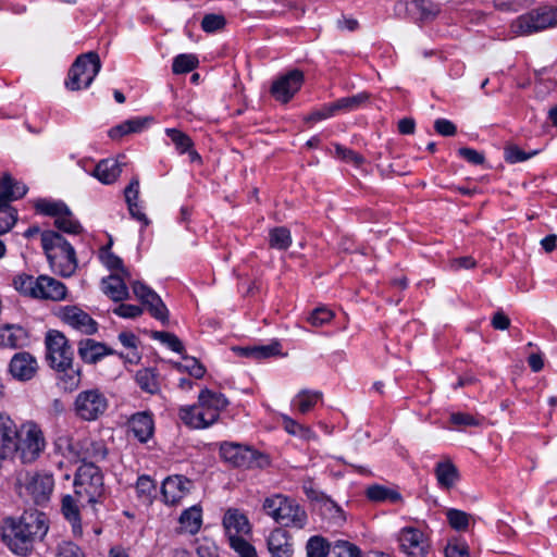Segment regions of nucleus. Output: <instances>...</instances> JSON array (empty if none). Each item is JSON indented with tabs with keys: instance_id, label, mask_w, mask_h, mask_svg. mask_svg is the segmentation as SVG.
Here are the masks:
<instances>
[{
	"instance_id": "obj_28",
	"label": "nucleus",
	"mask_w": 557,
	"mask_h": 557,
	"mask_svg": "<svg viewBox=\"0 0 557 557\" xmlns=\"http://www.w3.org/2000/svg\"><path fill=\"white\" fill-rule=\"evenodd\" d=\"M434 473L440 487L444 490H450L459 480V471L449 460L437 462Z\"/></svg>"
},
{
	"instance_id": "obj_12",
	"label": "nucleus",
	"mask_w": 557,
	"mask_h": 557,
	"mask_svg": "<svg viewBox=\"0 0 557 557\" xmlns=\"http://www.w3.org/2000/svg\"><path fill=\"white\" fill-rule=\"evenodd\" d=\"M399 552L405 557H428L431 543L426 534L416 527H404L397 534Z\"/></svg>"
},
{
	"instance_id": "obj_19",
	"label": "nucleus",
	"mask_w": 557,
	"mask_h": 557,
	"mask_svg": "<svg viewBox=\"0 0 557 557\" xmlns=\"http://www.w3.org/2000/svg\"><path fill=\"white\" fill-rule=\"evenodd\" d=\"M404 5L408 16L414 23H430L441 13V4L432 0H412Z\"/></svg>"
},
{
	"instance_id": "obj_22",
	"label": "nucleus",
	"mask_w": 557,
	"mask_h": 557,
	"mask_svg": "<svg viewBox=\"0 0 557 557\" xmlns=\"http://www.w3.org/2000/svg\"><path fill=\"white\" fill-rule=\"evenodd\" d=\"M26 193V185L14 180L10 173L5 172L0 176V205H10L23 198Z\"/></svg>"
},
{
	"instance_id": "obj_29",
	"label": "nucleus",
	"mask_w": 557,
	"mask_h": 557,
	"mask_svg": "<svg viewBox=\"0 0 557 557\" xmlns=\"http://www.w3.org/2000/svg\"><path fill=\"white\" fill-rule=\"evenodd\" d=\"M121 172V165L116 160L103 159L97 163L92 175L103 184H112L117 180Z\"/></svg>"
},
{
	"instance_id": "obj_6",
	"label": "nucleus",
	"mask_w": 557,
	"mask_h": 557,
	"mask_svg": "<svg viewBox=\"0 0 557 557\" xmlns=\"http://www.w3.org/2000/svg\"><path fill=\"white\" fill-rule=\"evenodd\" d=\"M221 458L234 468L264 469L270 465V458L253 447L233 442H225L220 447Z\"/></svg>"
},
{
	"instance_id": "obj_8",
	"label": "nucleus",
	"mask_w": 557,
	"mask_h": 557,
	"mask_svg": "<svg viewBox=\"0 0 557 557\" xmlns=\"http://www.w3.org/2000/svg\"><path fill=\"white\" fill-rule=\"evenodd\" d=\"M108 408L109 400L99 388L79 392L73 403L75 416L86 422L99 420L104 416Z\"/></svg>"
},
{
	"instance_id": "obj_56",
	"label": "nucleus",
	"mask_w": 557,
	"mask_h": 557,
	"mask_svg": "<svg viewBox=\"0 0 557 557\" xmlns=\"http://www.w3.org/2000/svg\"><path fill=\"white\" fill-rule=\"evenodd\" d=\"M333 312L324 307L315 308L308 317V322L313 326H322L333 319Z\"/></svg>"
},
{
	"instance_id": "obj_58",
	"label": "nucleus",
	"mask_w": 557,
	"mask_h": 557,
	"mask_svg": "<svg viewBox=\"0 0 557 557\" xmlns=\"http://www.w3.org/2000/svg\"><path fill=\"white\" fill-rule=\"evenodd\" d=\"M136 491L139 497L150 499L152 492L156 491V484L148 475H141L136 482Z\"/></svg>"
},
{
	"instance_id": "obj_3",
	"label": "nucleus",
	"mask_w": 557,
	"mask_h": 557,
	"mask_svg": "<svg viewBox=\"0 0 557 557\" xmlns=\"http://www.w3.org/2000/svg\"><path fill=\"white\" fill-rule=\"evenodd\" d=\"M41 246L53 272L63 277L72 276L77 269L74 247L57 231L41 233Z\"/></svg>"
},
{
	"instance_id": "obj_7",
	"label": "nucleus",
	"mask_w": 557,
	"mask_h": 557,
	"mask_svg": "<svg viewBox=\"0 0 557 557\" xmlns=\"http://www.w3.org/2000/svg\"><path fill=\"white\" fill-rule=\"evenodd\" d=\"M100 70L101 61L97 52L89 51L78 55L69 70L66 88L72 91L88 88Z\"/></svg>"
},
{
	"instance_id": "obj_52",
	"label": "nucleus",
	"mask_w": 557,
	"mask_h": 557,
	"mask_svg": "<svg viewBox=\"0 0 557 557\" xmlns=\"http://www.w3.org/2000/svg\"><path fill=\"white\" fill-rule=\"evenodd\" d=\"M334 148L335 157L345 162L352 163L357 166L361 165L364 162V158L360 153L354 151L352 149L346 148L341 144H334Z\"/></svg>"
},
{
	"instance_id": "obj_9",
	"label": "nucleus",
	"mask_w": 557,
	"mask_h": 557,
	"mask_svg": "<svg viewBox=\"0 0 557 557\" xmlns=\"http://www.w3.org/2000/svg\"><path fill=\"white\" fill-rule=\"evenodd\" d=\"M46 358L53 370H63L74 363V351L67 337L60 331L50 330L45 337Z\"/></svg>"
},
{
	"instance_id": "obj_42",
	"label": "nucleus",
	"mask_w": 557,
	"mask_h": 557,
	"mask_svg": "<svg viewBox=\"0 0 557 557\" xmlns=\"http://www.w3.org/2000/svg\"><path fill=\"white\" fill-rule=\"evenodd\" d=\"M199 60L195 54L182 53L173 59L172 71L174 74H186L195 70Z\"/></svg>"
},
{
	"instance_id": "obj_21",
	"label": "nucleus",
	"mask_w": 557,
	"mask_h": 557,
	"mask_svg": "<svg viewBox=\"0 0 557 557\" xmlns=\"http://www.w3.org/2000/svg\"><path fill=\"white\" fill-rule=\"evenodd\" d=\"M131 278L127 280V277L120 273H112L101 280V290L111 300L120 302L129 299L127 286Z\"/></svg>"
},
{
	"instance_id": "obj_20",
	"label": "nucleus",
	"mask_w": 557,
	"mask_h": 557,
	"mask_svg": "<svg viewBox=\"0 0 557 557\" xmlns=\"http://www.w3.org/2000/svg\"><path fill=\"white\" fill-rule=\"evenodd\" d=\"M128 431L140 443H147L154 433L153 414L150 411H139L127 420Z\"/></svg>"
},
{
	"instance_id": "obj_33",
	"label": "nucleus",
	"mask_w": 557,
	"mask_h": 557,
	"mask_svg": "<svg viewBox=\"0 0 557 557\" xmlns=\"http://www.w3.org/2000/svg\"><path fill=\"white\" fill-rule=\"evenodd\" d=\"M135 380L140 389L146 393L153 395L160 392L159 372L157 369H140L136 372Z\"/></svg>"
},
{
	"instance_id": "obj_30",
	"label": "nucleus",
	"mask_w": 557,
	"mask_h": 557,
	"mask_svg": "<svg viewBox=\"0 0 557 557\" xmlns=\"http://www.w3.org/2000/svg\"><path fill=\"white\" fill-rule=\"evenodd\" d=\"M181 529L189 534H196L202 524V509L200 505H194L181 513L178 518Z\"/></svg>"
},
{
	"instance_id": "obj_14",
	"label": "nucleus",
	"mask_w": 557,
	"mask_h": 557,
	"mask_svg": "<svg viewBox=\"0 0 557 557\" xmlns=\"http://www.w3.org/2000/svg\"><path fill=\"white\" fill-rule=\"evenodd\" d=\"M304 82V72L298 69L292 70L272 83L270 94L276 101L287 103L300 90Z\"/></svg>"
},
{
	"instance_id": "obj_62",
	"label": "nucleus",
	"mask_w": 557,
	"mask_h": 557,
	"mask_svg": "<svg viewBox=\"0 0 557 557\" xmlns=\"http://www.w3.org/2000/svg\"><path fill=\"white\" fill-rule=\"evenodd\" d=\"M450 422L458 426H478L480 420L474 416L466 412H456L450 416Z\"/></svg>"
},
{
	"instance_id": "obj_64",
	"label": "nucleus",
	"mask_w": 557,
	"mask_h": 557,
	"mask_svg": "<svg viewBox=\"0 0 557 557\" xmlns=\"http://www.w3.org/2000/svg\"><path fill=\"white\" fill-rule=\"evenodd\" d=\"M458 154L471 164L480 165L485 161V156L475 149L462 147L458 150Z\"/></svg>"
},
{
	"instance_id": "obj_4",
	"label": "nucleus",
	"mask_w": 557,
	"mask_h": 557,
	"mask_svg": "<svg viewBox=\"0 0 557 557\" xmlns=\"http://www.w3.org/2000/svg\"><path fill=\"white\" fill-rule=\"evenodd\" d=\"M74 492L82 504L86 503L92 507L103 504L107 492L100 468L92 462H83L75 473Z\"/></svg>"
},
{
	"instance_id": "obj_49",
	"label": "nucleus",
	"mask_w": 557,
	"mask_h": 557,
	"mask_svg": "<svg viewBox=\"0 0 557 557\" xmlns=\"http://www.w3.org/2000/svg\"><path fill=\"white\" fill-rule=\"evenodd\" d=\"M61 510L65 519L73 523V525L81 523L79 508L73 496L65 495L62 498Z\"/></svg>"
},
{
	"instance_id": "obj_31",
	"label": "nucleus",
	"mask_w": 557,
	"mask_h": 557,
	"mask_svg": "<svg viewBox=\"0 0 557 557\" xmlns=\"http://www.w3.org/2000/svg\"><path fill=\"white\" fill-rule=\"evenodd\" d=\"M58 373V386L64 392H73L75 391L82 381V369L79 366L74 368V366H70L69 368L64 367L63 370H55Z\"/></svg>"
},
{
	"instance_id": "obj_55",
	"label": "nucleus",
	"mask_w": 557,
	"mask_h": 557,
	"mask_svg": "<svg viewBox=\"0 0 557 557\" xmlns=\"http://www.w3.org/2000/svg\"><path fill=\"white\" fill-rule=\"evenodd\" d=\"M55 557H85V554L77 544L64 541L57 546Z\"/></svg>"
},
{
	"instance_id": "obj_41",
	"label": "nucleus",
	"mask_w": 557,
	"mask_h": 557,
	"mask_svg": "<svg viewBox=\"0 0 557 557\" xmlns=\"http://www.w3.org/2000/svg\"><path fill=\"white\" fill-rule=\"evenodd\" d=\"M332 544L324 537L315 535L308 540L306 545L307 557H330Z\"/></svg>"
},
{
	"instance_id": "obj_51",
	"label": "nucleus",
	"mask_w": 557,
	"mask_h": 557,
	"mask_svg": "<svg viewBox=\"0 0 557 557\" xmlns=\"http://www.w3.org/2000/svg\"><path fill=\"white\" fill-rule=\"evenodd\" d=\"M228 542L231 547L240 555V557H256L255 547L248 543L242 535H230Z\"/></svg>"
},
{
	"instance_id": "obj_18",
	"label": "nucleus",
	"mask_w": 557,
	"mask_h": 557,
	"mask_svg": "<svg viewBox=\"0 0 557 557\" xmlns=\"http://www.w3.org/2000/svg\"><path fill=\"white\" fill-rule=\"evenodd\" d=\"M115 350L94 338H83L77 343V355L87 364H96L104 357L114 355Z\"/></svg>"
},
{
	"instance_id": "obj_37",
	"label": "nucleus",
	"mask_w": 557,
	"mask_h": 557,
	"mask_svg": "<svg viewBox=\"0 0 557 557\" xmlns=\"http://www.w3.org/2000/svg\"><path fill=\"white\" fill-rule=\"evenodd\" d=\"M35 211L39 214L57 218L67 212V206L61 200L39 198L34 202Z\"/></svg>"
},
{
	"instance_id": "obj_40",
	"label": "nucleus",
	"mask_w": 557,
	"mask_h": 557,
	"mask_svg": "<svg viewBox=\"0 0 557 557\" xmlns=\"http://www.w3.org/2000/svg\"><path fill=\"white\" fill-rule=\"evenodd\" d=\"M54 226L59 231L66 233V234H72V235H78V234L83 233V231H84L83 226L74 218V215L69 207H67L66 213H62L54 219Z\"/></svg>"
},
{
	"instance_id": "obj_2",
	"label": "nucleus",
	"mask_w": 557,
	"mask_h": 557,
	"mask_svg": "<svg viewBox=\"0 0 557 557\" xmlns=\"http://www.w3.org/2000/svg\"><path fill=\"white\" fill-rule=\"evenodd\" d=\"M228 404L227 398L223 394L203 388L199 393L198 403L181 407L178 417L188 428L206 429L219 420L221 411H223Z\"/></svg>"
},
{
	"instance_id": "obj_43",
	"label": "nucleus",
	"mask_w": 557,
	"mask_h": 557,
	"mask_svg": "<svg viewBox=\"0 0 557 557\" xmlns=\"http://www.w3.org/2000/svg\"><path fill=\"white\" fill-rule=\"evenodd\" d=\"M165 134L171 139L180 154L186 153V151L194 147V141L189 135L177 128H166Z\"/></svg>"
},
{
	"instance_id": "obj_15",
	"label": "nucleus",
	"mask_w": 557,
	"mask_h": 557,
	"mask_svg": "<svg viewBox=\"0 0 557 557\" xmlns=\"http://www.w3.org/2000/svg\"><path fill=\"white\" fill-rule=\"evenodd\" d=\"M193 487L194 482L185 475H170L162 483L161 494L166 505L175 506L190 493Z\"/></svg>"
},
{
	"instance_id": "obj_45",
	"label": "nucleus",
	"mask_w": 557,
	"mask_h": 557,
	"mask_svg": "<svg viewBox=\"0 0 557 557\" xmlns=\"http://www.w3.org/2000/svg\"><path fill=\"white\" fill-rule=\"evenodd\" d=\"M17 222V210L11 205H0V235L10 232Z\"/></svg>"
},
{
	"instance_id": "obj_26",
	"label": "nucleus",
	"mask_w": 557,
	"mask_h": 557,
	"mask_svg": "<svg viewBox=\"0 0 557 557\" xmlns=\"http://www.w3.org/2000/svg\"><path fill=\"white\" fill-rule=\"evenodd\" d=\"M232 350L239 357L261 360L274 357L281 354V344L278 342H272L269 345L259 346H235Z\"/></svg>"
},
{
	"instance_id": "obj_54",
	"label": "nucleus",
	"mask_w": 557,
	"mask_h": 557,
	"mask_svg": "<svg viewBox=\"0 0 557 557\" xmlns=\"http://www.w3.org/2000/svg\"><path fill=\"white\" fill-rule=\"evenodd\" d=\"M225 17L221 14H206L201 21V28L206 33H214L225 26Z\"/></svg>"
},
{
	"instance_id": "obj_1",
	"label": "nucleus",
	"mask_w": 557,
	"mask_h": 557,
	"mask_svg": "<svg viewBox=\"0 0 557 557\" xmlns=\"http://www.w3.org/2000/svg\"><path fill=\"white\" fill-rule=\"evenodd\" d=\"M48 529L44 512H24L18 519L4 520L1 537L12 553L26 556L34 549V543L47 534Z\"/></svg>"
},
{
	"instance_id": "obj_59",
	"label": "nucleus",
	"mask_w": 557,
	"mask_h": 557,
	"mask_svg": "<svg viewBox=\"0 0 557 557\" xmlns=\"http://www.w3.org/2000/svg\"><path fill=\"white\" fill-rule=\"evenodd\" d=\"M183 359L187 362L185 366H178L180 369L184 368L195 379L203 377L206 368L193 357L183 356Z\"/></svg>"
},
{
	"instance_id": "obj_60",
	"label": "nucleus",
	"mask_w": 557,
	"mask_h": 557,
	"mask_svg": "<svg viewBox=\"0 0 557 557\" xmlns=\"http://www.w3.org/2000/svg\"><path fill=\"white\" fill-rule=\"evenodd\" d=\"M127 207H136L139 197V178L134 176L124 190Z\"/></svg>"
},
{
	"instance_id": "obj_10",
	"label": "nucleus",
	"mask_w": 557,
	"mask_h": 557,
	"mask_svg": "<svg viewBox=\"0 0 557 557\" xmlns=\"http://www.w3.org/2000/svg\"><path fill=\"white\" fill-rule=\"evenodd\" d=\"M18 484L37 506H46L54 488V479L48 472H27Z\"/></svg>"
},
{
	"instance_id": "obj_24",
	"label": "nucleus",
	"mask_w": 557,
	"mask_h": 557,
	"mask_svg": "<svg viewBox=\"0 0 557 557\" xmlns=\"http://www.w3.org/2000/svg\"><path fill=\"white\" fill-rule=\"evenodd\" d=\"M28 332L14 324H5L0 327V345L3 347L16 349L28 344Z\"/></svg>"
},
{
	"instance_id": "obj_53",
	"label": "nucleus",
	"mask_w": 557,
	"mask_h": 557,
	"mask_svg": "<svg viewBox=\"0 0 557 557\" xmlns=\"http://www.w3.org/2000/svg\"><path fill=\"white\" fill-rule=\"evenodd\" d=\"M196 552L198 557H220L215 542L209 537L197 540Z\"/></svg>"
},
{
	"instance_id": "obj_23",
	"label": "nucleus",
	"mask_w": 557,
	"mask_h": 557,
	"mask_svg": "<svg viewBox=\"0 0 557 557\" xmlns=\"http://www.w3.org/2000/svg\"><path fill=\"white\" fill-rule=\"evenodd\" d=\"M37 288V299L60 301L65 299L67 293L66 286L62 282L48 275H39Z\"/></svg>"
},
{
	"instance_id": "obj_61",
	"label": "nucleus",
	"mask_w": 557,
	"mask_h": 557,
	"mask_svg": "<svg viewBox=\"0 0 557 557\" xmlns=\"http://www.w3.org/2000/svg\"><path fill=\"white\" fill-rule=\"evenodd\" d=\"M146 308L151 317L159 320L162 324L169 323V310L162 300L161 305L157 304V301H152Z\"/></svg>"
},
{
	"instance_id": "obj_39",
	"label": "nucleus",
	"mask_w": 557,
	"mask_h": 557,
	"mask_svg": "<svg viewBox=\"0 0 557 557\" xmlns=\"http://www.w3.org/2000/svg\"><path fill=\"white\" fill-rule=\"evenodd\" d=\"M108 456V448L102 441H90L86 444L83 451V462H96L102 461Z\"/></svg>"
},
{
	"instance_id": "obj_27",
	"label": "nucleus",
	"mask_w": 557,
	"mask_h": 557,
	"mask_svg": "<svg viewBox=\"0 0 557 557\" xmlns=\"http://www.w3.org/2000/svg\"><path fill=\"white\" fill-rule=\"evenodd\" d=\"M223 527L227 537L239 536L250 532L248 518L237 509H228L223 517Z\"/></svg>"
},
{
	"instance_id": "obj_35",
	"label": "nucleus",
	"mask_w": 557,
	"mask_h": 557,
	"mask_svg": "<svg viewBox=\"0 0 557 557\" xmlns=\"http://www.w3.org/2000/svg\"><path fill=\"white\" fill-rule=\"evenodd\" d=\"M321 399L322 393L302 389L295 396L292 405L297 408L300 413L306 414L311 411Z\"/></svg>"
},
{
	"instance_id": "obj_63",
	"label": "nucleus",
	"mask_w": 557,
	"mask_h": 557,
	"mask_svg": "<svg viewBox=\"0 0 557 557\" xmlns=\"http://www.w3.org/2000/svg\"><path fill=\"white\" fill-rule=\"evenodd\" d=\"M446 557H470L467 544L457 541L448 542L445 547Z\"/></svg>"
},
{
	"instance_id": "obj_50",
	"label": "nucleus",
	"mask_w": 557,
	"mask_h": 557,
	"mask_svg": "<svg viewBox=\"0 0 557 557\" xmlns=\"http://www.w3.org/2000/svg\"><path fill=\"white\" fill-rule=\"evenodd\" d=\"M537 153L536 150L525 152L517 145H508L504 150V158L508 163L523 162Z\"/></svg>"
},
{
	"instance_id": "obj_32",
	"label": "nucleus",
	"mask_w": 557,
	"mask_h": 557,
	"mask_svg": "<svg viewBox=\"0 0 557 557\" xmlns=\"http://www.w3.org/2000/svg\"><path fill=\"white\" fill-rule=\"evenodd\" d=\"M112 242L110 240L108 245L103 246L99 250V258L103 265H106L110 271H115V273H120L127 277V280L131 278V272L124 265L123 260L114 255L111 251Z\"/></svg>"
},
{
	"instance_id": "obj_11",
	"label": "nucleus",
	"mask_w": 557,
	"mask_h": 557,
	"mask_svg": "<svg viewBox=\"0 0 557 557\" xmlns=\"http://www.w3.org/2000/svg\"><path fill=\"white\" fill-rule=\"evenodd\" d=\"M16 437V453L23 463L35 461L45 448L41 430L34 423L23 424Z\"/></svg>"
},
{
	"instance_id": "obj_38",
	"label": "nucleus",
	"mask_w": 557,
	"mask_h": 557,
	"mask_svg": "<svg viewBox=\"0 0 557 557\" xmlns=\"http://www.w3.org/2000/svg\"><path fill=\"white\" fill-rule=\"evenodd\" d=\"M269 246L276 250H287L292 245L290 231L285 226H276L269 231Z\"/></svg>"
},
{
	"instance_id": "obj_48",
	"label": "nucleus",
	"mask_w": 557,
	"mask_h": 557,
	"mask_svg": "<svg viewBox=\"0 0 557 557\" xmlns=\"http://www.w3.org/2000/svg\"><path fill=\"white\" fill-rule=\"evenodd\" d=\"M151 337L165 344L171 350L183 354L185 351L184 345L181 339L173 333L164 331H152Z\"/></svg>"
},
{
	"instance_id": "obj_47",
	"label": "nucleus",
	"mask_w": 557,
	"mask_h": 557,
	"mask_svg": "<svg viewBox=\"0 0 557 557\" xmlns=\"http://www.w3.org/2000/svg\"><path fill=\"white\" fill-rule=\"evenodd\" d=\"M449 525L456 531H466L469 527L471 515L466 511L450 508L446 511Z\"/></svg>"
},
{
	"instance_id": "obj_5",
	"label": "nucleus",
	"mask_w": 557,
	"mask_h": 557,
	"mask_svg": "<svg viewBox=\"0 0 557 557\" xmlns=\"http://www.w3.org/2000/svg\"><path fill=\"white\" fill-rule=\"evenodd\" d=\"M264 512L284 528L302 529L307 523L306 511L292 498L276 494L263 502Z\"/></svg>"
},
{
	"instance_id": "obj_34",
	"label": "nucleus",
	"mask_w": 557,
	"mask_h": 557,
	"mask_svg": "<svg viewBox=\"0 0 557 557\" xmlns=\"http://www.w3.org/2000/svg\"><path fill=\"white\" fill-rule=\"evenodd\" d=\"M366 496L369 500L375 503L389 502L397 504L403 500L400 493L396 490L388 488L383 485L374 484L366 490Z\"/></svg>"
},
{
	"instance_id": "obj_25",
	"label": "nucleus",
	"mask_w": 557,
	"mask_h": 557,
	"mask_svg": "<svg viewBox=\"0 0 557 557\" xmlns=\"http://www.w3.org/2000/svg\"><path fill=\"white\" fill-rule=\"evenodd\" d=\"M287 531L283 528L273 530L268 539V547L272 557H293V544Z\"/></svg>"
},
{
	"instance_id": "obj_57",
	"label": "nucleus",
	"mask_w": 557,
	"mask_h": 557,
	"mask_svg": "<svg viewBox=\"0 0 557 557\" xmlns=\"http://www.w3.org/2000/svg\"><path fill=\"white\" fill-rule=\"evenodd\" d=\"M144 310L140 306L121 304L113 309V313L125 319H135L143 314Z\"/></svg>"
},
{
	"instance_id": "obj_46",
	"label": "nucleus",
	"mask_w": 557,
	"mask_h": 557,
	"mask_svg": "<svg viewBox=\"0 0 557 557\" xmlns=\"http://www.w3.org/2000/svg\"><path fill=\"white\" fill-rule=\"evenodd\" d=\"M369 99V95L367 92H360L358 95H354L350 97L341 98L334 102H332L335 112L338 111H350L362 103H364Z\"/></svg>"
},
{
	"instance_id": "obj_44",
	"label": "nucleus",
	"mask_w": 557,
	"mask_h": 557,
	"mask_svg": "<svg viewBox=\"0 0 557 557\" xmlns=\"http://www.w3.org/2000/svg\"><path fill=\"white\" fill-rule=\"evenodd\" d=\"M330 557H362L360 548L348 541L332 543Z\"/></svg>"
},
{
	"instance_id": "obj_17",
	"label": "nucleus",
	"mask_w": 557,
	"mask_h": 557,
	"mask_svg": "<svg viewBox=\"0 0 557 557\" xmlns=\"http://www.w3.org/2000/svg\"><path fill=\"white\" fill-rule=\"evenodd\" d=\"M38 371V362L36 358L27 352H16L9 363L10 374L21 382L30 381Z\"/></svg>"
},
{
	"instance_id": "obj_13",
	"label": "nucleus",
	"mask_w": 557,
	"mask_h": 557,
	"mask_svg": "<svg viewBox=\"0 0 557 557\" xmlns=\"http://www.w3.org/2000/svg\"><path fill=\"white\" fill-rule=\"evenodd\" d=\"M557 24V9L541 7L518 17L516 26L520 34L529 35Z\"/></svg>"
},
{
	"instance_id": "obj_36",
	"label": "nucleus",
	"mask_w": 557,
	"mask_h": 557,
	"mask_svg": "<svg viewBox=\"0 0 557 557\" xmlns=\"http://www.w3.org/2000/svg\"><path fill=\"white\" fill-rule=\"evenodd\" d=\"M13 286L20 294L37 299V286H39V276L34 277L33 275L26 273L17 274L13 278Z\"/></svg>"
},
{
	"instance_id": "obj_16",
	"label": "nucleus",
	"mask_w": 557,
	"mask_h": 557,
	"mask_svg": "<svg viewBox=\"0 0 557 557\" xmlns=\"http://www.w3.org/2000/svg\"><path fill=\"white\" fill-rule=\"evenodd\" d=\"M61 320L85 335H94L98 331V323L87 312L76 306H66L61 310Z\"/></svg>"
}]
</instances>
